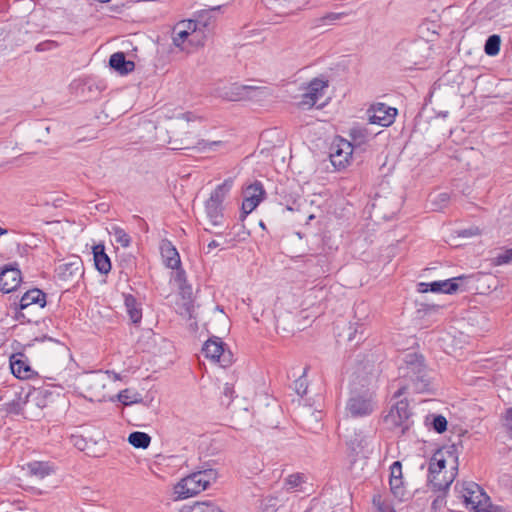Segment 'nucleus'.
I'll list each match as a JSON object with an SVG mask.
<instances>
[{
  "mask_svg": "<svg viewBox=\"0 0 512 512\" xmlns=\"http://www.w3.org/2000/svg\"><path fill=\"white\" fill-rule=\"evenodd\" d=\"M446 467V460L441 452H436L429 462V483L433 491L448 490L455 478V473L451 472L447 478L440 480V474Z\"/></svg>",
  "mask_w": 512,
  "mask_h": 512,
  "instance_id": "nucleus-7",
  "label": "nucleus"
},
{
  "mask_svg": "<svg viewBox=\"0 0 512 512\" xmlns=\"http://www.w3.org/2000/svg\"><path fill=\"white\" fill-rule=\"evenodd\" d=\"M22 281L21 271L16 263L7 264L0 271V291L10 293L15 291Z\"/></svg>",
  "mask_w": 512,
  "mask_h": 512,
  "instance_id": "nucleus-14",
  "label": "nucleus"
},
{
  "mask_svg": "<svg viewBox=\"0 0 512 512\" xmlns=\"http://www.w3.org/2000/svg\"><path fill=\"white\" fill-rule=\"evenodd\" d=\"M72 441L79 450L83 451L85 449L86 442L81 436H72Z\"/></svg>",
  "mask_w": 512,
  "mask_h": 512,
  "instance_id": "nucleus-49",
  "label": "nucleus"
},
{
  "mask_svg": "<svg viewBox=\"0 0 512 512\" xmlns=\"http://www.w3.org/2000/svg\"><path fill=\"white\" fill-rule=\"evenodd\" d=\"M28 471L31 475H34L40 479L48 476L51 473L50 466L45 462H32L27 465Z\"/></svg>",
  "mask_w": 512,
  "mask_h": 512,
  "instance_id": "nucleus-29",
  "label": "nucleus"
},
{
  "mask_svg": "<svg viewBox=\"0 0 512 512\" xmlns=\"http://www.w3.org/2000/svg\"><path fill=\"white\" fill-rule=\"evenodd\" d=\"M180 512H223L222 509L214 502L204 501L196 502L193 505H185Z\"/></svg>",
  "mask_w": 512,
  "mask_h": 512,
  "instance_id": "nucleus-27",
  "label": "nucleus"
},
{
  "mask_svg": "<svg viewBox=\"0 0 512 512\" xmlns=\"http://www.w3.org/2000/svg\"><path fill=\"white\" fill-rule=\"evenodd\" d=\"M109 65L112 69L126 75L132 72L135 68V63L131 60H127L123 52H116L110 56Z\"/></svg>",
  "mask_w": 512,
  "mask_h": 512,
  "instance_id": "nucleus-24",
  "label": "nucleus"
},
{
  "mask_svg": "<svg viewBox=\"0 0 512 512\" xmlns=\"http://www.w3.org/2000/svg\"><path fill=\"white\" fill-rule=\"evenodd\" d=\"M181 294L183 295V297H184V298H185V297H186V295H187V296H188V299H190V296H191V294H192V288H191V286H190V285H188V284L186 283V285H185V292L181 291Z\"/></svg>",
  "mask_w": 512,
  "mask_h": 512,
  "instance_id": "nucleus-53",
  "label": "nucleus"
},
{
  "mask_svg": "<svg viewBox=\"0 0 512 512\" xmlns=\"http://www.w3.org/2000/svg\"><path fill=\"white\" fill-rule=\"evenodd\" d=\"M411 412L409 410V404L407 400H399L394 405H392L389 413L385 416L384 422L389 426V428H401V432L405 433V431L409 428V417Z\"/></svg>",
  "mask_w": 512,
  "mask_h": 512,
  "instance_id": "nucleus-9",
  "label": "nucleus"
},
{
  "mask_svg": "<svg viewBox=\"0 0 512 512\" xmlns=\"http://www.w3.org/2000/svg\"><path fill=\"white\" fill-rule=\"evenodd\" d=\"M504 420V425L507 428L509 434L512 436V407L506 410Z\"/></svg>",
  "mask_w": 512,
  "mask_h": 512,
  "instance_id": "nucleus-48",
  "label": "nucleus"
},
{
  "mask_svg": "<svg viewBox=\"0 0 512 512\" xmlns=\"http://www.w3.org/2000/svg\"><path fill=\"white\" fill-rule=\"evenodd\" d=\"M124 304L132 323H140L142 319V309L136 298L131 294H124Z\"/></svg>",
  "mask_w": 512,
  "mask_h": 512,
  "instance_id": "nucleus-26",
  "label": "nucleus"
},
{
  "mask_svg": "<svg viewBox=\"0 0 512 512\" xmlns=\"http://www.w3.org/2000/svg\"><path fill=\"white\" fill-rule=\"evenodd\" d=\"M186 306V311L187 313L189 314V317H192V313H191V302L188 301L184 304Z\"/></svg>",
  "mask_w": 512,
  "mask_h": 512,
  "instance_id": "nucleus-56",
  "label": "nucleus"
},
{
  "mask_svg": "<svg viewBox=\"0 0 512 512\" xmlns=\"http://www.w3.org/2000/svg\"><path fill=\"white\" fill-rule=\"evenodd\" d=\"M354 325L355 327H353L352 324L349 326V330L353 329V332H350L348 334V341L352 342L356 340V344H359L361 341L365 340L364 326L363 324H359L358 322H356Z\"/></svg>",
  "mask_w": 512,
  "mask_h": 512,
  "instance_id": "nucleus-32",
  "label": "nucleus"
},
{
  "mask_svg": "<svg viewBox=\"0 0 512 512\" xmlns=\"http://www.w3.org/2000/svg\"><path fill=\"white\" fill-rule=\"evenodd\" d=\"M35 341H38V342H49L51 343L60 353H66L68 351V348L60 343L58 340H55L51 337H47V336H44L42 338H36Z\"/></svg>",
  "mask_w": 512,
  "mask_h": 512,
  "instance_id": "nucleus-41",
  "label": "nucleus"
},
{
  "mask_svg": "<svg viewBox=\"0 0 512 512\" xmlns=\"http://www.w3.org/2000/svg\"><path fill=\"white\" fill-rule=\"evenodd\" d=\"M344 441L347 451V457L352 464L356 463L360 458H368L372 452V437L363 429L347 428L344 434Z\"/></svg>",
  "mask_w": 512,
  "mask_h": 512,
  "instance_id": "nucleus-3",
  "label": "nucleus"
},
{
  "mask_svg": "<svg viewBox=\"0 0 512 512\" xmlns=\"http://www.w3.org/2000/svg\"><path fill=\"white\" fill-rule=\"evenodd\" d=\"M233 186V179H226L218 185L206 201L205 210L210 222L214 225H220L223 218L222 203Z\"/></svg>",
  "mask_w": 512,
  "mask_h": 512,
  "instance_id": "nucleus-6",
  "label": "nucleus"
},
{
  "mask_svg": "<svg viewBox=\"0 0 512 512\" xmlns=\"http://www.w3.org/2000/svg\"><path fill=\"white\" fill-rule=\"evenodd\" d=\"M223 394L226 396V397H229V398H232L233 397V394H234V388L232 385L226 383L225 386H224V390H223Z\"/></svg>",
  "mask_w": 512,
  "mask_h": 512,
  "instance_id": "nucleus-51",
  "label": "nucleus"
},
{
  "mask_svg": "<svg viewBox=\"0 0 512 512\" xmlns=\"http://www.w3.org/2000/svg\"><path fill=\"white\" fill-rule=\"evenodd\" d=\"M55 271L61 281H76L84 274L83 261L79 256H72L69 261L59 264Z\"/></svg>",
  "mask_w": 512,
  "mask_h": 512,
  "instance_id": "nucleus-13",
  "label": "nucleus"
},
{
  "mask_svg": "<svg viewBox=\"0 0 512 512\" xmlns=\"http://www.w3.org/2000/svg\"><path fill=\"white\" fill-rule=\"evenodd\" d=\"M220 9L221 6L217 5L197 12L195 19L187 20V28L192 29L193 32H198V30L200 31L201 28L209 27L212 20V13L219 11Z\"/></svg>",
  "mask_w": 512,
  "mask_h": 512,
  "instance_id": "nucleus-20",
  "label": "nucleus"
},
{
  "mask_svg": "<svg viewBox=\"0 0 512 512\" xmlns=\"http://www.w3.org/2000/svg\"><path fill=\"white\" fill-rule=\"evenodd\" d=\"M512 261V248L510 249H507L501 253H499L496 257H495V263L497 265H503V264H507L509 262Z\"/></svg>",
  "mask_w": 512,
  "mask_h": 512,
  "instance_id": "nucleus-42",
  "label": "nucleus"
},
{
  "mask_svg": "<svg viewBox=\"0 0 512 512\" xmlns=\"http://www.w3.org/2000/svg\"><path fill=\"white\" fill-rule=\"evenodd\" d=\"M353 151V144L346 139L340 138L331 146L330 161L332 165L337 170L346 168L352 157Z\"/></svg>",
  "mask_w": 512,
  "mask_h": 512,
  "instance_id": "nucleus-11",
  "label": "nucleus"
},
{
  "mask_svg": "<svg viewBox=\"0 0 512 512\" xmlns=\"http://www.w3.org/2000/svg\"><path fill=\"white\" fill-rule=\"evenodd\" d=\"M161 255L164 263L171 269L178 268L181 265L179 253L171 241L165 239L160 245Z\"/></svg>",
  "mask_w": 512,
  "mask_h": 512,
  "instance_id": "nucleus-22",
  "label": "nucleus"
},
{
  "mask_svg": "<svg viewBox=\"0 0 512 512\" xmlns=\"http://www.w3.org/2000/svg\"><path fill=\"white\" fill-rule=\"evenodd\" d=\"M128 442L135 448L146 449L151 443V437L145 432L134 431L129 434Z\"/></svg>",
  "mask_w": 512,
  "mask_h": 512,
  "instance_id": "nucleus-28",
  "label": "nucleus"
},
{
  "mask_svg": "<svg viewBox=\"0 0 512 512\" xmlns=\"http://www.w3.org/2000/svg\"><path fill=\"white\" fill-rule=\"evenodd\" d=\"M389 484H390V490H391L392 494L395 497L402 499L404 496V488H403L402 478L390 479Z\"/></svg>",
  "mask_w": 512,
  "mask_h": 512,
  "instance_id": "nucleus-37",
  "label": "nucleus"
},
{
  "mask_svg": "<svg viewBox=\"0 0 512 512\" xmlns=\"http://www.w3.org/2000/svg\"><path fill=\"white\" fill-rule=\"evenodd\" d=\"M303 482L304 480L302 474H291L285 479V486L288 490H292L300 486Z\"/></svg>",
  "mask_w": 512,
  "mask_h": 512,
  "instance_id": "nucleus-39",
  "label": "nucleus"
},
{
  "mask_svg": "<svg viewBox=\"0 0 512 512\" xmlns=\"http://www.w3.org/2000/svg\"><path fill=\"white\" fill-rule=\"evenodd\" d=\"M93 256L96 269L101 274H108L111 270V261L105 253L104 245H95L93 247Z\"/></svg>",
  "mask_w": 512,
  "mask_h": 512,
  "instance_id": "nucleus-25",
  "label": "nucleus"
},
{
  "mask_svg": "<svg viewBox=\"0 0 512 512\" xmlns=\"http://www.w3.org/2000/svg\"><path fill=\"white\" fill-rule=\"evenodd\" d=\"M367 114L369 124L388 127L395 121L397 109L387 106L384 103H376L367 110Z\"/></svg>",
  "mask_w": 512,
  "mask_h": 512,
  "instance_id": "nucleus-12",
  "label": "nucleus"
},
{
  "mask_svg": "<svg viewBox=\"0 0 512 512\" xmlns=\"http://www.w3.org/2000/svg\"><path fill=\"white\" fill-rule=\"evenodd\" d=\"M398 371L401 383L394 393V398L400 397L408 389L416 393L431 392V376L423 355L415 352L407 353Z\"/></svg>",
  "mask_w": 512,
  "mask_h": 512,
  "instance_id": "nucleus-1",
  "label": "nucleus"
},
{
  "mask_svg": "<svg viewBox=\"0 0 512 512\" xmlns=\"http://www.w3.org/2000/svg\"><path fill=\"white\" fill-rule=\"evenodd\" d=\"M174 270H175V272L173 273V281L177 285V287L180 291L185 292V285L187 283L186 273L181 268V265L178 266V268H175Z\"/></svg>",
  "mask_w": 512,
  "mask_h": 512,
  "instance_id": "nucleus-35",
  "label": "nucleus"
},
{
  "mask_svg": "<svg viewBox=\"0 0 512 512\" xmlns=\"http://www.w3.org/2000/svg\"><path fill=\"white\" fill-rule=\"evenodd\" d=\"M16 318H17V319H21V318H23V319H26L28 322H31V319H30V318H27L24 312H19V313L16 315Z\"/></svg>",
  "mask_w": 512,
  "mask_h": 512,
  "instance_id": "nucleus-55",
  "label": "nucleus"
},
{
  "mask_svg": "<svg viewBox=\"0 0 512 512\" xmlns=\"http://www.w3.org/2000/svg\"><path fill=\"white\" fill-rule=\"evenodd\" d=\"M307 367L304 368V371H303V374L300 375L295 381H294V389H295V392L303 397L306 392H307V388H308V383H307V379H306V372H307Z\"/></svg>",
  "mask_w": 512,
  "mask_h": 512,
  "instance_id": "nucleus-33",
  "label": "nucleus"
},
{
  "mask_svg": "<svg viewBox=\"0 0 512 512\" xmlns=\"http://www.w3.org/2000/svg\"><path fill=\"white\" fill-rule=\"evenodd\" d=\"M328 87V83L321 79H313L308 87L307 91L302 94L301 100L298 103V107L301 109L312 108L318 100L323 96L324 89Z\"/></svg>",
  "mask_w": 512,
  "mask_h": 512,
  "instance_id": "nucleus-15",
  "label": "nucleus"
},
{
  "mask_svg": "<svg viewBox=\"0 0 512 512\" xmlns=\"http://www.w3.org/2000/svg\"><path fill=\"white\" fill-rule=\"evenodd\" d=\"M457 497L463 501L466 508H470L475 512L484 511V507L488 505L490 498L483 489L475 482L456 483L454 487Z\"/></svg>",
  "mask_w": 512,
  "mask_h": 512,
  "instance_id": "nucleus-5",
  "label": "nucleus"
},
{
  "mask_svg": "<svg viewBox=\"0 0 512 512\" xmlns=\"http://www.w3.org/2000/svg\"><path fill=\"white\" fill-rule=\"evenodd\" d=\"M189 147L186 146V147H173L174 150H178V149H188Z\"/></svg>",
  "mask_w": 512,
  "mask_h": 512,
  "instance_id": "nucleus-58",
  "label": "nucleus"
},
{
  "mask_svg": "<svg viewBox=\"0 0 512 512\" xmlns=\"http://www.w3.org/2000/svg\"><path fill=\"white\" fill-rule=\"evenodd\" d=\"M218 473L213 468H205L191 473L174 486L175 500L186 499L206 490L216 482Z\"/></svg>",
  "mask_w": 512,
  "mask_h": 512,
  "instance_id": "nucleus-2",
  "label": "nucleus"
},
{
  "mask_svg": "<svg viewBox=\"0 0 512 512\" xmlns=\"http://www.w3.org/2000/svg\"><path fill=\"white\" fill-rule=\"evenodd\" d=\"M446 473H447V471L444 472V475L440 474V480H443L444 478L448 477V476H446Z\"/></svg>",
  "mask_w": 512,
  "mask_h": 512,
  "instance_id": "nucleus-57",
  "label": "nucleus"
},
{
  "mask_svg": "<svg viewBox=\"0 0 512 512\" xmlns=\"http://www.w3.org/2000/svg\"><path fill=\"white\" fill-rule=\"evenodd\" d=\"M465 279H466L465 276H458V277H454V278H450V279L442 280V281H433L430 283H420L419 286L425 287V289H419V291L426 292L429 290L434 293L442 292V293H446V294H453L459 289L461 283Z\"/></svg>",
  "mask_w": 512,
  "mask_h": 512,
  "instance_id": "nucleus-17",
  "label": "nucleus"
},
{
  "mask_svg": "<svg viewBox=\"0 0 512 512\" xmlns=\"http://www.w3.org/2000/svg\"><path fill=\"white\" fill-rule=\"evenodd\" d=\"M114 236L116 241L120 243L123 247H128L131 243L130 236L124 231V229L120 227H114Z\"/></svg>",
  "mask_w": 512,
  "mask_h": 512,
  "instance_id": "nucleus-38",
  "label": "nucleus"
},
{
  "mask_svg": "<svg viewBox=\"0 0 512 512\" xmlns=\"http://www.w3.org/2000/svg\"><path fill=\"white\" fill-rule=\"evenodd\" d=\"M440 494L433 500L432 502V508L437 509L440 508L445 504V496L447 493V490L445 491H438Z\"/></svg>",
  "mask_w": 512,
  "mask_h": 512,
  "instance_id": "nucleus-46",
  "label": "nucleus"
},
{
  "mask_svg": "<svg viewBox=\"0 0 512 512\" xmlns=\"http://www.w3.org/2000/svg\"><path fill=\"white\" fill-rule=\"evenodd\" d=\"M376 408L374 395L369 390H352L345 406V415L350 418H362L371 415Z\"/></svg>",
  "mask_w": 512,
  "mask_h": 512,
  "instance_id": "nucleus-4",
  "label": "nucleus"
},
{
  "mask_svg": "<svg viewBox=\"0 0 512 512\" xmlns=\"http://www.w3.org/2000/svg\"><path fill=\"white\" fill-rule=\"evenodd\" d=\"M203 38L204 36L200 38V32H193L192 29L187 28V21L178 23L173 29V44L183 51L189 52L186 42L188 45L202 46Z\"/></svg>",
  "mask_w": 512,
  "mask_h": 512,
  "instance_id": "nucleus-10",
  "label": "nucleus"
},
{
  "mask_svg": "<svg viewBox=\"0 0 512 512\" xmlns=\"http://www.w3.org/2000/svg\"><path fill=\"white\" fill-rule=\"evenodd\" d=\"M0 233H4V231L0 228Z\"/></svg>",
  "mask_w": 512,
  "mask_h": 512,
  "instance_id": "nucleus-59",
  "label": "nucleus"
},
{
  "mask_svg": "<svg viewBox=\"0 0 512 512\" xmlns=\"http://www.w3.org/2000/svg\"><path fill=\"white\" fill-rule=\"evenodd\" d=\"M449 199H450V196L446 192L439 193V194L435 195L431 199V202L433 204V209L434 210H442L448 204Z\"/></svg>",
  "mask_w": 512,
  "mask_h": 512,
  "instance_id": "nucleus-36",
  "label": "nucleus"
},
{
  "mask_svg": "<svg viewBox=\"0 0 512 512\" xmlns=\"http://www.w3.org/2000/svg\"><path fill=\"white\" fill-rule=\"evenodd\" d=\"M23 358L24 354L22 353L13 354L10 357L11 372L19 379H30L33 377L34 371Z\"/></svg>",
  "mask_w": 512,
  "mask_h": 512,
  "instance_id": "nucleus-19",
  "label": "nucleus"
},
{
  "mask_svg": "<svg viewBox=\"0 0 512 512\" xmlns=\"http://www.w3.org/2000/svg\"><path fill=\"white\" fill-rule=\"evenodd\" d=\"M375 135L376 134H373L368 127L355 125L349 131V136L351 138V141L349 142L353 144V149L360 148Z\"/></svg>",
  "mask_w": 512,
  "mask_h": 512,
  "instance_id": "nucleus-23",
  "label": "nucleus"
},
{
  "mask_svg": "<svg viewBox=\"0 0 512 512\" xmlns=\"http://www.w3.org/2000/svg\"><path fill=\"white\" fill-rule=\"evenodd\" d=\"M33 304L39 305L40 308L46 306V294L38 288L30 289L23 294L19 301V309L26 310Z\"/></svg>",
  "mask_w": 512,
  "mask_h": 512,
  "instance_id": "nucleus-21",
  "label": "nucleus"
},
{
  "mask_svg": "<svg viewBox=\"0 0 512 512\" xmlns=\"http://www.w3.org/2000/svg\"><path fill=\"white\" fill-rule=\"evenodd\" d=\"M139 394L133 393L129 389L122 390L118 394V400L124 405H130L139 401Z\"/></svg>",
  "mask_w": 512,
  "mask_h": 512,
  "instance_id": "nucleus-34",
  "label": "nucleus"
},
{
  "mask_svg": "<svg viewBox=\"0 0 512 512\" xmlns=\"http://www.w3.org/2000/svg\"><path fill=\"white\" fill-rule=\"evenodd\" d=\"M479 234H480V230L478 227H470V228L462 229V230L458 231V236L464 237V238L476 236Z\"/></svg>",
  "mask_w": 512,
  "mask_h": 512,
  "instance_id": "nucleus-45",
  "label": "nucleus"
},
{
  "mask_svg": "<svg viewBox=\"0 0 512 512\" xmlns=\"http://www.w3.org/2000/svg\"><path fill=\"white\" fill-rule=\"evenodd\" d=\"M432 427L437 433H443L447 430V420L442 415H436L432 421Z\"/></svg>",
  "mask_w": 512,
  "mask_h": 512,
  "instance_id": "nucleus-40",
  "label": "nucleus"
},
{
  "mask_svg": "<svg viewBox=\"0 0 512 512\" xmlns=\"http://www.w3.org/2000/svg\"><path fill=\"white\" fill-rule=\"evenodd\" d=\"M501 38L497 34L490 35L485 41L484 51L488 56H496L500 51Z\"/></svg>",
  "mask_w": 512,
  "mask_h": 512,
  "instance_id": "nucleus-31",
  "label": "nucleus"
},
{
  "mask_svg": "<svg viewBox=\"0 0 512 512\" xmlns=\"http://www.w3.org/2000/svg\"><path fill=\"white\" fill-rule=\"evenodd\" d=\"M340 18V14L330 13L323 17V20L334 21Z\"/></svg>",
  "mask_w": 512,
  "mask_h": 512,
  "instance_id": "nucleus-52",
  "label": "nucleus"
},
{
  "mask_svg": "<svg viewBox=\"0 0 512 512\" xmlns=\"http://www.w3.org/2000/svg\"><path fill=\"white\" fill-rule=\"evenodd\" d=\"M244 193L245 198L242 203L243 218H245L260 204L265 195V190L261 182L255 181L245 189Z\"/></svg>",
  "mask_w": 512,
  "mask_h": 512,
  "instance_id": "nucleus-16",
  "label": "nucleus"
},
{
  "mask_svg": "<svg viewBox=\"0 0 512 512\" xmlns=\"http://www.w3.org/2000/svg\"><path fill=\"white\" fill-rule=\"evenodd\" d=\"M482 512H509V511L500 506H493L489 501L488 505L484 507V511H482Z\"/></svg>",
  "mask_w": 512,
  "mask_h": 512,
  "instance_id": "nucleus-50",
  "label": "nucleus"
},
{
  "mask_svg": "<svg viewBox=\"0 0 512 512\" xmlns=\"http://www.w3.org/2000/svg\"><path fill=\"white\" fill-rule=\"evenodd\" d=\"M58 46V43L53 40H46L36 45L35 50L37 52H44L52 50Z\"/></svg>",
  "mask_w": 512,
  "mask_h": 512,
  "instance_id": "nucleus-43",
  "label": "nucleus"
},
{
  "mask_svg": "<svg viewBox=\"0 0 512 512\" xmlns=\"http://www.w3.org/2000/svg\"><path fill=\"white\" fill-rule=\"evenodd\" d=\"M224 345L220 338L213 337L204 343L202 352L206 358L219 363L221 367H227L233 361V354L226 351Z\"/></svg>",
  "mask_w": 512,
  "mask_h": 512,
  "instance_id": "nucleus-8",
  "label": "nucleus"
},
{
  "mask_svg": "<svg viewBox=\"0 0 512 512\" xmlns=\"http://www.w3.org/2000/svg\"><path fill=\"white\" fill-rule=\"evenodd\" d=\"M26 400H23L20 393L15 394V398L4 405V410L8 414L19 415L22 413Z\"/></svg>",
  "mask_w": 512,
  "mask_h": 512,
  "instance_id": "nucleus-30",
  "label": "nucleus"
},
{
  "mask_svg": "<svg viewBox=\"0 0 512 512\" xmlns=\"http://www.w3.org/2000/svg\"><path fill=\"white\" fill-rule=\"evenodd\" d=\"M390 470H391L390 479L402 478V465L399 461L393 462V464L390 467Z\"/></svg>",
  "mask_w": 512,
  "mask_h": 512,
  "instance_id": "nucleus-44",
  "label": "nucleus"
},
{
  "mask_svg": "<svg viewBox=\"0 0 512 512\" xmlns=\"http://www.w3.org/2000/svg\"><path fill=\"white\" fill-rule=\"evenodd\" d=\"M220 244L216 241V240H212L211 242H209V244L207 245V253H209L212 249L214 248H217Z\"/></svg>",
  "mask_w": 512,
  "mask_h": 512,
  "instance_id": "nucleus-54",
  "label": "nucleus"
},
{
  "mask_svg": "<svg viewBox=\"0 0 512 512\" xmlns=\"http://www.w3.org/2000/svg\"><path fill=\"white\" fill-rule=\"evenodd\" d=\"M222 145V141H212V142H209V141H206V140H201L198 142L197 144V148L199 150H202V149H206V148H213L215 146H220Z\"/></svg>",
  "mask_w": 512,
  "mask_h": 512,
  "instance_id": "nucleus-47",
  "label": "nucleus"
},
{
  "mask_svg": "<svg viewBox=\"0 0 512 512\" xmlns=\"http://www.w3.org/2000/svg\"><path fill=\"white\" fill-rule=\"evenodd\" d=\"M261 93V88L249 85L232 84L222 95L229 101L253 99Z\"/></svg>",
  "mask_w": 512,
  "mask_h": 512,
  "instance_id": "nucleus-18",
  "label": "nucleus"
}]
</instances>
